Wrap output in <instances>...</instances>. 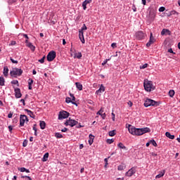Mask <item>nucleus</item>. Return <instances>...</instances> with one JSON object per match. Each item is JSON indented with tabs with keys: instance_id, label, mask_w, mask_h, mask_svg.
<instances>
[{
	"instance_id": "nucleus-1",
	"label": "nucleus",
	"mask_w": 180,
	"mask_h": 180,
	"mask_svg": "<svg viewBox=\"0 0 180 180\" xmlns=\"http://www.w3.org/2000/svg\"><path fill=\"white\" fill-rule=\"evenodd\" d=\"M128 131L130 134H132V136H143V134H146V133H150L151 131L148 127L136 128L131 126V124L128 125Z\"/></svg>"
},
{
	"instance_id": "nucleus-2",
	"label": "nucleus",
	"mask_w": 180,
	"mask_h": 180,
	"mask_svg": "<svg viewBox=\"0 0 180 180\" xmlns=\"http://www.w3.org/2000/svg\"><path fill=\"white\" fill-rule=\"evenodd\" d=\"M143 86L145 88V91H147V92H151V91H154V89H155V86L153 85V82L147 79L144 81Z\"/></svg>"
},
{
	"instance_id": "nucleus-3",
	"label": "nucleus",
	"mask_w": 180,
	"mask_h": 180,
	"mask_svg": "<svg viewBox=\"0 0 180 180\" xmlns=\"http://www.w3.org/2000/svg\"><path fill=\"white\" fill-rule=\"evenodd\" d=\"M22 74H23V70L18 68H13V70L10 72V75L11 77H13V78H18V77H20Z\"/></svg>"
},
{
	"instance_id": "nucleus-4",
	"label": "nucleus",
	"mask_w": 180,
	"mask_h": 180,
	"mask_svg": "<svg viewBox=\"0 0 180 180\" xmlns=\"http://www.w3.org/2000/svg\"><path fill=\"white\" fill-rule=\"evenodd\" d=\"M160 103L150 99V98H146L144 101V107L148 108V106H159Z\"/></svg>"
},
{
	"instance_id": "nucleus-5",
	"label": "nucleus",
	"mask_w": 180,
	"mask_h": 180,
	"mask_svg": "<svg viewBox=\"0 0 180 180\" xmlns=\"http://www.w3.org/2000/svg\"><path fill=\"white\" fill-rule=\"evenodd\" d=\"M154 19H155V11L151 9L149 11L148 15L146 17V20L148 23H152V22H154Z\"/></svg>"
},
{
	"instance_id": "nucleus-6",
	"label": "nucleus",
	"mask_w": 180,
	"mask_h": 180,
	"mask_svg": "<svg viewBox=\"0 0 180 180\" xmlns=\"http://www.w3.org/2000/svg\"><path fill=\"white\" fill-rule=\"evenodd\" d=\"M29 122V118L25 115H20V125L19 127H23L25 126V123Z\"/></svg>"
},
{
	"instance_id": "nucleus-7",
	"label": "nucleus",
	"mask_w": 180,
	"mask_h": 180,
	"mask_svg": "<svg viewBox=\"0 0 180 180\" xmlns=\"http://www.w3.org/2000/svg\"><path fill=\"white\" fill-rule=\"evenodd\" d=\"M77 124H78V121L75 120H71V118H69L65 122V126H70V127H74V126H77Z\"/></svg>"
},
{
	"instance_id": "nucleus-8",
	"label": "nucleus",
	"mask_w": 180,
	"mask_h": 180,
	"mask_svg": "<svg viewBox=\"0 0 180 180\" xmlns=\"http://www.w3.org/2000/svg\"><path fill=\"white\" fill-rule=\"evenodd\" d=\"M56 57H57V53H56V51H51L47 55V60L48 61H53Z\"/></svg>"
},
{
	"instance_id": "nucleus-9",
	"label": "nucleus",
	"mask_w": 180,
	"mask_h": 180,
	"mask_svg": "<svg viewBox=\"0 0 180 180\" xmlns=\"http://www.w3.org/2000/svg\"><path fill=\"white\" fill-rule=\"evenodd\" d=\"M70 116V112L67 111H60L58 115L59 120H63V119H67Z\"/></svg>"
},
{
	"instance_id": "nucleus-10",
	"label": "nucleus",
	"mask_w": 180,
	"mask_h": 180,
	"mask_svg": "<svg viewBox=\"0 0 180 180\" xmlns=\"http://www.w3.org/2000/svg\"><path fill=\"white\" fill-rule=\"evenodd\" d=\"M135 36L137 40H143L146 38V34L143 31H138L136 32Z\"/></svg>"
},
{
	"instance_id": "nucleus-11",
	"label": "nucleus",
	"mask_w": 180,
	"mask_h": 180,
	"mask_svg": "<svg viewBox=\"0 0 180 180\" xmlns=\"http://www.w3.org/2000/svg\"><path fill=\"white\" fill-rule=\"evenodd\" d=\"M155 43V38L153 36V32H150V39L148 42L146 44L147 47H150L151 44H154Z\"/></svg>"
},
{
	"instance_id": "nucleus-12",
	"label": "nucleus",
	"mask_w": 180,
	"mask_h": 180,
	"mask_svg": "<svg viewBox=\"0 0 180 180\" xmlns=\"http://www.w3.org/2000/svg\"><path fill=\"white\" fill-rule=\"evenodd\" d=\"M134 174H136V168L131 167L130 169L128 170V172H127L125 173V176H133V175H134Z\"/></svg>"
},
{
	"instance_id": "nucleus-13",
	"label": "nucleus",
	"mask_w": 180,
	"mask_h": 180,
	"mask_svg": "<svg viewBox=\"0 0 180 180\" xmlns=\"http://www.w3.org/2000/svg\"><path fill=\"white\" fill-rule=\"evenodd\" d=\"M13 88H14L15 98H22V93L20 92V89L18 87L15 88V86H13Z\"/></svg>"
},
{
	"instance_id": "nucleus-14",
	"label": "nucleus",
	"mask_w": 180,
	"mask_h": 180,
	"mask_svg": "<svg viewBox=\"0 0 180 180\" xmlns=\"http://www.w3.org/2000/svg\"><path fill=\"white\" fill-rule=\"evenodd\" d=\"M79 39L82 41V44H85V38H84V32L79 31Z\"/></svg>"
},
{
	"instance_id": "nucleus-15",
	"label": "nucleus",
	"mask_w": 180,
	"mask_h": 180,
	"mask_svg": "<svg viewBox=\"0 0 180 180\" xmlns=\"http://www.w3.org/2000/svg\"><path fill=\"white\" fill-rule=\"evenodd\" d=\"M33 82H34V81L33 80V79H29L27 81V84H28V89L30 91H32V89H33V87L32 86L33 85Z\"/></svg>"
},
{
	"instance_id": "nucleus-16",
	"label": "nucleus",
	"mask_w": 180,
	"mask_h": 180,
	"mask_svg": "<svg viewBox=\"0 0 180 180\" xmlns=\"http://www.w3.org/2000/svg\"><path fill=\"white\" fill-rule=\"evenodd\" d=\"M102 92H105V86L103 84H101L99 89L96 91V95H99L102 94Z\"/></svg>"
},
{
	"instance_id": "nucleus-17",
	"label": "nucleus",
	"mask_w": 180,
	"mask_h": 180,
	"mask_svg": "<svg viewBox=\"0 0 180 180\" xmlns=\"http://www.w3.org/2000/svg\"><path fill=\"white\" fill-rule=\"evenodd\" d=\"M91 2H92V0H85L83 3H82V7L84 11H86V5L88 4H91Z\"/></svg>"
},
{
	"instance_id": "nucleus-18",
	"label": "nucleus",
	"mask_w": 180,
	"mask_h": 180,
	"mask_svg": "<svg viewBox=\"0 0 180 180\" xmlns=\"http://www.w3.org/2000/svg\"><path fill=\"white\" fill-rule=\"evenodd\" d=\"M89 144L90 146H92V144L94 143V139H95V136L92 135L91 134H90L89 135Z\"/></svg>"
},
{
	"instance_id": "nucleus-19",
	"label": "nucleus",
	"mask_w": 180,
	"mask_h": 180,
	"mask_svg": "<svg viewBox=\"0 0 180 180\" xmlns=\"http://www.w3.org/2000/svg\"><path fill=\"white\" fill-rule=\"evenodd\" d=\"M26 46H27V47L30 49V50L32 51L33 52L36 50V46H34L33 44H32V42L27 43V44Z\"/></svg>"
},
{
	"instance_id": "nucleus-20",
	"label": "nucleus",
	"mask_w": 180,
	"mask_h": 180,
	"mask_svg": "<svg viewBox=\"0 0 180 180\" xmlns=\"http://www.w3.org/2000/svg\"><path fill=\"white\" fill-rule=\"evenodd\" d=\"M70 96L71 98V101H72V105H75L76 106H78V104H77V102L75 101V96H74V94L70 93Z\"/></svg>"
},
{
	"instance_id": "nucleus-21",
	"label": "nucleus",
	"mask_w": 180,
	"mask_h": 180,
	"mask_svg": "<svg viewBox=\"0 0 180 180\" xmlns=\"http://www.w3.org/2000/svg\"><path fill=\"white\" fill-rule=\"evenodd\" d=\"M8 72H9V69L8 68V66H4V72H3L4 77H8Z\"/></svg>"
},
{
	"instance_id": "nucleus-22",
	"label": "nucleus",
	"mask_w": 180,
	"mask_h": 180,
	"mask_svg": "<svg viewBox=\"0 0 180 180\" xmlns=\"http://www.w3.org/2000/svg\"><path fill=\"white\" fill-rule=\"evenodd\" d=\"M165 136L166 137H168V139H170V140H174V139H175V136L172 135L169 132H166Z\"/></svg>"
},
{
	"instance_id": "nucleus-23",
	"label": "nucleus",
	"mask_w": 180,
	"mask_h": 180,
	"mask_svg": "<svg viewBox=\"0 0 180 180\" xmlns=\"http://www.w3.org/2000/svg\"><path fill=\"white\" fill-rule=\"evenodd\" d=\"M25 112H27V115H29L30 117H32V119H34V114L33 113V112H32V110L25 109Z\"/></svg>"
},
{
	"instance_id": "nucleus-24",
	"label": "nucleus",
	"mask_w": 180,
	"mask_h": 180,
	"mask_svg": "<svg viewBox=\"0 0 180 180\" xmlns=\"http://www.w3.org/2000/svg\"><path fill=\"white\" fill-rule=\"evenodd\" d=\"M39 126L41 130H44L46 129V122L40 121Z\"/></svg>"
},
{
	"instance_id": "nucleus-25",
	"label": "nucleus",
	"mask_w": 180,
	"mask_h": 180,
	"mask_svg": "<svg viewBox=\"0 0 180 180\" xmlns=\"http://www.w3.org/2000/svg\"><path fill=\"white\" fill-rule=\"evenodd\" d=\"M165 175V170H162V172H160V173L159 174H158L155 178L159 179V178H162V176Z\"/></svg>"
},
{
	"instance_id": "nucleus-26",
	"label": "nucleus",
	"mask_w": 180,
	"mask_h": 180,
	"mask_svg": "<svg viewBox=\"0 0 180 180\" xmlns=\"http://www.w3.org/2000/svg\"><path fill=\"white\" fill-rule=\"evenodd\" d=\"M18 171H20V172H27V174H29V172H30V170L25 167L18 168Z\"/></svg>"
},
{
	"instance_id": "nucleus-27",
	"label": "nucleus",
	"mask_w": 180,
	"mask_h": 180,
	"mask_svg": "<svg viewBox=\"0 0 180 180\" xmlns=\"http://www.w3.org/2000/svg\"><path fill=\"white\" fill-rule=\"evenodd\" d=\"M82 58V53L81 52H78L75 53L74 58H78L79 60Z\"/></svg>"
},
{
	"instance_id": "nucleus-28",
	"label": "nucleus",
	"mask_w": 180,
	"mask_h": 180,
	"mask_svg": "<svg viewBox=\"0 0 180 180\" xmlns=\"http://www.w3.org/2000/svg\"><path fill=\"white\" fill-rule=\"evenodd\" d=\"M117 147H119L120 148H122V150H127V148L122 142H120L117 144Z\"/></svg>"
},
{
	"instance_id": "nucleus-29",
	"label": "nucleus",
	"mask_w": 180,
	"mask_h": 180,
	"mask_svg": "<svg viewBox=\"0 0 180 180\" xmlns=\"http://www.w3.org/2000/svg\"><path fill=\"white\" fill-rule=\"evenodd\" d=\"M76 85V88H77L79 91H82V84H81L80 82H76L75 83Z\"/></svg>"
},
{
	"instance_id": "nucleus-30",
	"label": "nucleus",
	"mask_w": 180,
	"mask_h": 180,
	"mask_svg": "<svg viewBox=\"0 0 180 180\" xmlns=\"http://www.w3.org/2000/svg\"><path fill=\"white\" fill-rule=\"evenodd\" d=\"M49 153H46L44 155V157L42 158L43 162H46V161H47V160H49Z\"/></svg>"
},
{
	"instance_id": "nucleus-31",
	"label": "nucleus",
	"mask_w": 180,
	"mask_h": 180,
	"mask_svg": "<svg viewBox=\"0 0 180 180\" xmlns=\"http://www.w3.org/2000/svg\"><path fill=\"white\" fill-rule=\"evenodd\" d=\"M125 169H126V165H120L117 167L118 171H123Z\"/></svg>"
},
{
	"instance_id": "nucleus-32",
	"label": "nucleus",
	"mask_w": 180,
	"mask_h": 180,
	"mask_svg": "<svg viewBox=\"0 0 180 180\" xmlns=\"http://www.w3.org/2000/svg\"><path fill=\"white\" fill-rule=\"evenodd\" d=\"M5 85V79L4 77H0V86H4Z\"/></svg>"
},
{
	"instance_id": "nucleus-33",
	"label": "nucleus",
	"mask_w": 180,
	"mask_h": 180,
	"mask_svg": "<svg viewBox=\"0 0 180 180\" xmlns=\"http://www.w3.org/2000/svg\"><path fill=\"white\" fill-rule=\"evenodd\" d=\"M167 33H169V30L168 29H163L161 32V35L164 36V34H167Z\"/></svg>"
},
{
	"instance_id": "nucleus-34",
	"label": "nucleus",
	"mask_w": 180,
	"mask_h": 180,
	"mask_svg": "<svg viewBox=\"0 0 180 180\" xmlns=\"http://www.w3.org/2000/svg\"><path fill=\"white\" fill-rule=\"evenodd\" d=\"M108 134L110 137H113V136H116V130L110 131Z\"/></svg>"
},
{
	"instance_id": "nucleus-35",
	"label": "nucleus",
	"mask_w": 180,
	"mask_h": 180,
	"mask_svg": "<svg viewBox=\"0 0 180 180\" xmlns=\"http://www.w3.org/2000/svg\"><path fill=\"white\" fill-rule=\"evenodd\" d=\"M175 95V91L174 90H169V96L170 98H174V96Z\"/></svg>"
},
{
	"instance_id": "nucleus-36",
	"label": "nucleus",
	"mask_w": 180,
	"mask_h": 180,
	"mask_svg": "<svg viewBox=\"0 0 180 180\" xmlns=\"http://www.w3.org/2000/svg\"><path fill=\"white\" fill-rule=\"evenodd\" d=\"M55 137H56V139H63V134H60L59 132H56L55 134Z\"/></svg>"
},
{
	"instance_id": "nucleus-37",
	"label": "nucleus",
	"mask_w": 180,
	"mask_h": 180,
	"mask_svg": "<svg viewBox=\"0 0 180 180\" xmlns=\"http://www.w3.org/2000/svg\"><path fill=\"white\" fill-rule=\"evenodd\" d=\"M37 124H34L33 126V130L34 131V136H37Z\"/></svg>"
},
{
	"instance_id": "nucleus-38",
	"label": "nucleus",
	"mask_w": 180,
	"mask_h": 180,
	"mask_svg": "<svg viewBox=\"0 0 180 180\" xmlns=\"http://www.w3.org/2000/svg\"><path fill=\"white\" fill-rule=\"evenodd\" d=\"M12 85H17V86H19V81L18 80H13L11 81Z\"/></svg>"
},
{
	"instance_id": "nucleus-39",
	"label": "nucleus",
	"mask_w": 180,
	"mask_h": 180,
	"mask_svg": "<svg viewBox=\"0 0 180 180\" xmlns=\"http://www.w3.org/2000/svg\"><path fill=\"white\" fill-rule=\"evenodd\" d=\"M27 143H29V141H27V139H25L23 143H22V146L23 147H27Z\"/></svg>"
},
{
	"instance_id": "nucleus-40",
	"label": "nucleus",
	"mask_w": 180,
	"mask_h": 180,
	"mask_svg": "<svg viewBox=\"0 0 180 180\" xmlns=\"http://www.w3.org/2000/svg\"><path fill=\"white\" fill-rule=\"evenodd\" d=\"M88 27H86V25L85 24L83 25L82 27L81 28V30L79 32H84V30H86Z\"/></svg>"
},
{
	"instance_id": "nucleus-41",
	"label": "nucleus",
	"mask_w": 180,
	"mask_h": 180,
	"mask_svg": "<svg viewBox=\"0 0 180 180\" xmlns=\"http://www.w3.org/2000/svg\"><path fill=\"white\" fill-rule=\"evenodd\" d=\"M65 102H66V103H72V100H71V98H70V97H67V98H66Z\"/></svg>"
},
{
	"instance_id": "nucleus-42",
	"label": "nucleus",
	"mask_w": 180,
	"mask_h": 180,
	"mask_svg": "<svg viewBox=\"0 0 180 180\" xmlns=\"http://www.w3.org/2000/svg\"><path fill=\"white\" fill-rule=\"evenodd\" d=\"M18 122H19V118H18L17 117H14V118L13 119V123L14 124H16V123H18Z\"/></svg>"
},
{
	"instance_id": "nucleus-43",
	"label": "nucleus",
	"mask_w": 180,
	"mask_h": 180,
	"mask_svg": "<svg viewBox=\"0 0 180 180\" xmlns=\"http://www.w3.org/2000/svg\"><path fill=\"white\" fill-rule=\"evenodd\" d=\"M150 144L152 145V146H154V147H157V142H155V141H154V139H153V140H151L150 141Z\"/></svg>"
},
{
	"instance_id": "nucleus-44",
	"label": "nucleus",
	"mask_w": 180,
	"mask_h": 180,
	"mask_svg": "<svg viewBox=\"0 0 180 180\" xmlns=\"http://www.w3.org/2000/svg\"><path fill=\"white\" fill-rule=\"evenodd\" d=\"M148 67V64L145 63L143 65L140 66L141 70H144V68H147Z\"/></svg>"
},
{
	"instance_id": "nucleus-45",
	"label": "nucleus",
	"mask_w": 180,
	"mask_h": 180,
	"mask_svg": "<svg viewBox=\"0 0 180 180\" xmlns=\"http://www.w3.org/2000/svg\"><path fill=\"white\" fill-rule=\"evenodd\" d=\"M110 59H105L103 63H102V65H106V64H108V62L110 60Z\"/></svg>"
},
{
	"instance_id": "nucleus-46",
	"label": "nucleus",
	"mask_w": 180,
	"mask_h": 180,
	"mask_svg": "<svg viewBox=\"0 0 180 180\" xmlns=\"http://www.w3.org/2000/svg\"><path fill=\"white\" fill-rule=\"evenodd\" d=\"M44 58H46V56H44L42 58L39 60V63H41V64H43L44 63Z\"/></svg>"
},
{
	"instance_id": "nucleus-47",
	"label": "nucleus",
	"mask_w": 180,
	"mask_h": 180,
	"mask_svg": "<svg viewBox=\"0 0 180 180\" xmlns=\"http://www.w3.org/2000/svg\"><path fill=\"white\" fill-rule=\"evenodd\" d=\"M10 60H11V63H13V64H18V60H15L12 58H10Z\"/></svg>"
},
{
	"instance_id": "nucleus-48",
	"label": "nucleus",
	"mask_w": 180,
	"mask_h": 180,
	"mask_svg": "<svg viewBox=\"0 0 180 180\" xmlns=\"http://www.w3.org/2000/svg\"><path fill=\"white\" fill-rule=\"evenodd\" d=\"M103 113V110L101 108V110L98 111L97 115H99L101 116Z\"/></svg>"
},
{
	"instance_id": "nucleus-49",
	"label": "nucleus",
	"mask_w": 180,
	"mask_h": 180,
	"mask_svg": "<svg viewBox=\"0 0 180 180\" xmlns=\"http://www.w3.org/2000/svg\"><path fill=\"white\" fill-rule=\"evenodd\" d=\"M150 155H151V157H154V158L158 157V154H157V153H150Z\"/></svg>"
},
{
	"instance_id": "nucleus-50",
	"label": "nucleus",
	"mask_w": 180,
	"mask_h": 180,
	"mask_svg": "<svg viewBox=\"0 0 180 180\" xmlns=\"http://www.w3.org/2000/svg\"><path fill=\"white\" fill-rule=\"evenodd\" d=\"M164 11H165V7L162 6L159 8V12H164Z\"/></svg>"
},
{
	"instance_id": "nucleus-51",
	"label": "nucleus",
	"mask_w": 180,
	"mask_h": 180,
	"mask_svg": "<svg viewBox=\"0 0 180 180\" xmlns=\"http://www.w3.org/2000/svg\"><path fill=\"white\" fill-rule=\"evenodd\" d=\"M113 139H107V143L108 144H112L113 143Z\"/></svg>"
},
{
	"instance_id": "nucleus-52",
	"label": "nucleus",
	"mask_w": 180,
	"mask_h": 180,
	"mask_svg": "<svg viewBox=\"0 0 180 180\" xmlns=\"http://www.w3.org/2000/svg\"><path fill=\"white\" fill-rule=\"evenodd\" d=\"M16 44V41H11L9 46H15Z\"/></svg>"
},
{
	"instance_id": "nucleus-53",
	"label": "nucleus",
	"mask_w": 180,
	"mask_h": 180,
	"mask_svg": "<svg viewBox=\"0 0 180 180\" xmlns=\"http://www.w3.org/2000/svg\"><path fill=\"white\" fill-rule=\"evenodd\" d=\"M101 117H102V119L103 120H105V119H106V113H103Z\"/></svg>"
},
{
	"instance_id": "nucleus-54",
	"label": "nucleus",
	"mask_w": 180,
	"mask_h": 180,
	"mask_svg": "<svg viewBox=\"0 0 180 180\" xmlns=\"http://www.w3.org/2000/svg\"><path fill=\"white\" fill-rule=\"evenodd\" d=\"M13 116V112H10L8 115V119H12V117Z\"/></svg>"
},
{
	"instance_id": "nucleus-55",
	"label": "nucleus",
	"mask_w": 180,
	"mask_h": 180,
	"mask_svg": "<svg viewBox=\"0 0 180 180\" xmlns=\"http://www.w3.org/2000/svg\"><path fill=\"white\" fill-rule=\"evenodd\" d=\"M132 10L134 11V12H137V8H136V5L133 4Z\"/></svg>"
},
{
	"instance_id": "nucleus-56",
	"label": "nucleus",
	"mask_w": 180,
	"mask_h": 180,
	"mask_svg": "<svg viewBox=\"0 0 180 180\" xmlns=\"http://www.w3.org/2000/svg\"><path fill=\"white\" fill-rule=\"evenodd\" d=\"M61 131H63V133H65V132L68 131V129L65 127L61 129Z\"/></svg>"
},
{
	"instance_id": "nucleus-57",
	"label": "nucleus",
	"mask_w": 180,
	"mask_h": 180,
	"mask_svg": "<svg viewBox=\"0 0 180 180\" xmlns=\"http://www.w3.org/2000/svg\"><path fill=\"white\" fill-rule=\"evenodd\" d=\"M8 130H9L10 133H12V130H13V128L12 127V125L8 126Z\"/></svg>"
},
{
	"instance_id": "nucleus-58",
	"label": "nucleus",
	"mask_w": 180,
	"mask_h": 180,
	"mask_svg": "<svg viewBox=\"0 0 180 180\" xmlns=\"http://www.w3.org/2000/svg\"><path fill=\"white\" fill-rule=\"evenodd\" d=\"M20 102H21V103H22L23 106H26V103H25V99H21L20 101Z\"/></svg>"
},
{
	"instance_id": "nucleus-59",
	"label": "nucleus",
	"mask_w": 180,
	"mask_h": 180,
	"mask_svg": "<svg viewBox=\"0 0 180 180\" xmlns=\"http://www.w3.org/2000/svg\"><path fill=\"white\" fill-rule=\"evenodd\" d=\"M104 161H105V165L104 167H105V168H106V167H108V158H105V159H104Z\"/></svg>"
},
{
	"instance_id": "nucleus-60",
	"label": "nucleus",
	"mask_w": 180,
	"mask_h": 180,
	"mask_svg": "<svg viewBox=\"0 0 180 180\" xmlns=\"http://www.w3.org/2000/svg\"><path fill=\"white\" fill-rule=\"evenodd\" d=\"M168 53H171L172 54H175V53H174V51H172V49H168Z\"/></svg>"
},
{
	"instance_id": "nucleus-61",
	"label": "nucleus",
	"mask_w": 180,
	"mask_h": 180,
	"mask_svg": "<svg viewBox=\"0 0 180 180\" xmlns=\"http://www.w3.org/2000/svg\"><path fill=\"white\" fill-rule=\"evenodd\" d=\"M111 47H112V49H116V43H112Z\"/></svg>"
},
{
	"instance_id": "nucleus-62",
	"label": "nucleus",
	"mask_w": 180,
	"mask_h": 180,
	"mask_svg": "<svg viewBox=\"0 0 180 180\" xmlns=\"http://www.w3.org/2000/svg\"><path fill=\"white\" fill-rule=\"evenodd\" d=\"M128 105L130 106V108H131V106H133V103L131 101H129Z\"/></svg>"
},
{
	"instance_id": "nucleus-63",
	"label": "nucleus",
	"mask_w": 180,
	"mask_h": 180,
	"mask_svg": "<svg viewBox=\"0 0 180 180\" xmlns=\"http://www.w3.org/2000/svg\"><path fill=\"white\" fill-rule=\"evenodd\" d=\"M22 36H23V37H25V39H29V37L27 36V34H23Z\"/></svg>"
},
{
	"instance_id": "nucleus-64",
	"label": "nucleus",
	"mask_w": 180,
	"mask_h": 180,
	"mask_svg": "<svg viewBox=\"0 0 180 180\" xmlns=\"http://www.w3.org/2000/svg\"><path fill=\"white\" fill-rule=\"evenodd\" d=\"M175 13H176V11H171L170 15H175Z\"/></svg>"
}]
</instances>
